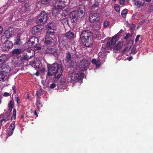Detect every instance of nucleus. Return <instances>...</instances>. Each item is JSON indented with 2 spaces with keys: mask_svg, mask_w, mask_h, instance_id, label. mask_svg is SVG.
I'll return each mask as SVG.
<instances>
[{
  "mask_svg": "<svg viewBox=\"0 0 153 153\" xmlns=\"http://www.w3.org/2000/svg\"><path fill=\"white\" fill-rule=\"evenodd\" d=\"M39 40L37 37L33 36L26 42V45L30 48L35 47L38 43Z\"/></svg>",
  "mask_w": 153,
  "mask_h": 153,
  "instance_id": "423d86ee",
  "label": "nucleus"
},
{
  "mask_svg": "<svg viewBox=\"0 0 153 153\" xmlns=\"http://www.w3.org/2000/svg\"><path fill=\"white\" fill-rule=\"evenodd\" d=\"M36 62L35 61H30V64L31 65L32 67H33L34 68H35V64H36Z\"/></svg>",
  "mask_w": 153,
  "mask_h": 153,
  "instance_id": "de8ad7c7",
  "label": "nucleus"
},
{
  "mask_svg": "<svg viewBox=\"0 0 153 153\" xmlns=\"http://www.w3.org/2000/svg\"><path fill=\"white\" fill-rule=\"evenodd\" d=\"M120 3V4L122 5H125V0H119Z\"/></svg>",
  "mask_w": 153,
  "mask_h": 153,
  "instance_id": "6e6d98bb",
  "label": "nucleus"
},
{
  "mask_svg": "<svg viewBox=\"0 0 153 153\" xmlns=\"http://www.w3.org/2000/svg\"><path fill=\"white\" fill-rule=\"evenodd\" d=\"M41 49V47L40 46H35L34 49L35 51L40 50Z\"/></svg>",
  "mask_w": 153,
  "mask_h": 153,
  "instance_id": "603ef678",
  "label": "nucleus"
},
{
  "mask_svg": "<svg viewBox=\"0 0 153 153\" xmlns=\"http://www.w3.org/2000/svg\"><path fill=\"white\" fill-rule=\"evenodd\" d=\"M56 87V84L55 83H53L50 85V88L51 89H53Z\"/></svg>",
  "mask_w": 153,
  "mask_h": 153,
  "instance_id": "864d4df0",
  "label": "nucleus"
},
{
  "mask_svg": "<svg viewBox=\"0 0 153 153\" xmlns=\"http://www.w3.org/2000/svg\"><path fill=\"white\" fill-rule=\"evenodd\" d=\"M58 12L57 9H56L55 8L54 10H53L52 11V14L54 16H56L58 13Z\"/></svg>",
  "mask_w": 153,
  "mask_h": 153,
  "instance_id": "58836bf2",
  "label": "nucleus"
},
{
  "mask_svg": "<svg viewBox=\"0 0 153 153\" xmlns=\"http://www.w3.org/2000/svg\"><path fill=\"white\" fill-rule=\"evenodd\" d=\"M47 31H46V34L47 35V36L50 35L52 36H54V32L53 30V31H51L50 30V29H47Z\"/></svg>",
  "mask_w": 153,
  "mask_h": 153,
  "instance_id": "f704fd0d",
  "label": "nucleus"
},
{
  "mask_svg": "<svg viewBox=\"0 0 153 153\" xmlns=\"http://www.w3.org/2000/svg\"><path fill=\"white\" fill-rule=\"evenodd\" d=\"M22 53V50L20 48L14 49L12 51V54L14 55L21 54Z\"/></svg>",
  "mask_w": 153,
  "mask_h": 153,
  "instance_id": "5701e85b",
  "label": "nucleus"
},
{
  "mask_svg": "<svg viewBox=\"0 0 153 153\" xmlns=\"http://www.w3.org/2000/svg\"><path fill=\"white\" fill-rule=\"evenodd\" d=\"M13 43L11 41L6 40L1 45V48L3 51L7 52L13 48Z\"/></svg>",
  "mask_w": 153,
  "mask_h": 153,
  "instance_id": "39448f33",
  "label": "nucleus"
},
{
  "mask_svg": "<svg viewBox=\"0 0 153 153\" xmlns=\"http://www.w3.org/2000/svg\"><path fill=\"white\" fill-rule=\"evenodd\" d=\"M130 36V34L129 33L126 34V35L124 37V39H126L129 38Z\"/></svg>",
  "mask_w": 153,
  "mask_h": 153,
  "instance_id": "13d9d810",
  "label": "nucleus"
},
{
  "mask_svg": "<svg viewBox=\"0 0 153 153\" xmlns=\"http://www.w3.org/2000/svg\"><path fill=\"white\" fill-rule=\"evenodd\" d=\"M16 102L17 104L19 105L21 103V101L20 99L19 98V97H17L16 98Z\"/></svg>",
  "mask_w": 153,
  "mask_h": 153,
  "instance_id": "3c124183",
  "label": "nucleus"
},
{
  "mask_svg": "<svg viewBox=\"0 0 153 153\" xmlns=\"http://www.w3.org/2000/svg\"><path fill=\"white\" fill-rule=\"evenodd\" d=\"M84 74L81 73L73 72L66 76V80L68 82L74 83L77 82H81L84 77Z\"/></svg>",
  "mask_w": 153,
  "mask_h": 153,
  "instance_id": "f03ea898",
  "label": "nucleus"
},
{
  "mask_svg": "<svg viewBox=\"0 0 153 153\" xmlns=\"http://www.w3.org/2000/svg\"><path fill=\"white\" fill-rule=\"evenodd\" d=\"M3 121H4L5 122L6 121H5V118L4 117L3 118V119L1 120V122L2 123L3 122Z\"/></svg>",
  "mask_w": 153,
  "mask_h": 153,
  "instance_id": "774afa93",
  "label": "nucleus"
},
{
  "mask_svg": "<svg viewBox=\"0 0 153 153\" xmlns=\"http://www.w3.org/2000/svg\"><path fill=\"white\" fill-rule=\"evenodd\" d=\"M9 74L6 72L0 71V81L4 82L8 79Z\"/></svg>",
  "mask_w": 153,
  "mask_h": 153,
  "instance_id": "f8f14e48",
  "label": "nucleus"
},
{
  "mask_svg": "<svg viewBox=\"0 0 153 153\" xmlns=\"http://www.w3.org/2000/svg\"><path fill=\"white\" fill-rule=\"evenodd\" d=\"M101 62H100V60H98L96 61V63L95 64L97 68L99 67L101 65Z\"/></svg>",
  "mask_w": 153,
  "mask_h": 153,
  "instance_id": "37998d69",
  "label": "nucleus"
},
{
  "mask_svg": "<svg viewBox=\"0 0 153 153\" xmlns=\"http://www.w3.org/2000/svg\"><path fill=\"white\" fill-rule=\"evenodd\" d=\"M13 31V29L11 27L9 28L7 30H6L4 33V35L7 39L12 37Z\"/></svg>",
  "mask_w": 153,
  "mask_h": 153,
  "instance_id": "f3484780",
  "label": "nucleus"
},
{
  "mask_svg": "<svg viewBox=\"0 0 153 153\" xmlns=\"http://www.w3.org/2000/svg\"><path fill=\"white\" fill-rule=\"evenodd\" d=\"M141 36L140 35H137L135 41L136 42H137L139 39L140 37Z\"/></svg>",
  "mask_w": 153,
  "mask_h": 153,
  "instance_id": "4d7b16f0",
  "label": "nucleus"
},
{
  "mask_svg": "<svg viewBox=\"0 0 153 153\" xmlns=\"http://www.w3.org/2000/svg\"><path fill=\"white\" fill-rule=\"evenodd\" d=\"M14 106V103L13 99L10 100L9 103L8 104V107L13 108Z\"/></svg>",
  "mask_w": 153,
  "mask_h": 153,
  "instance_id": "72a5a7b5",
  "label": "nucleus"
},
{
  "mask_svg": "<svg viewBox=\"0 0 153 153\" xmlns=\"http://www.w3.org/2000/svg\"><path fill=\"white\" fill-rule=\"evenodd\" d=\"M109 24V22L108 21H105L104 22L103 26L105 27H106Z\"/></svg>",
  "mask_w": 153,
  "mask_h": 153,
  "instance_id": "a18cd8bd",
  "label": "nucleus"
},
{
  "mask_svg": "<svg viewBox=\"0 0 153 153\" xmlns=\"http://www.w3.org/2000/svg\"><path fill=\"white\" fill-rule=\"evenodd\" d=\"M100 19V14L98 13H92L89 16V20L91 23L99 22Z\"/></svg>",
  "mask_w": 153,
  "mask_h": 153,
  "instance_id": "0eeeda50",
  "label": "nucleus"
},
{
  "mask_svg": "<svg viewBox=\"0 0 153 153\" xmlns=\"http://www.w3.org/2000/svg\"><path fill=\"white\" fill-rule=\"evenodd\" d=\"M13 17V14L12 13V14H10V17H9V20H11Z\"/></svg>",
  "mask_w": 153,
  "mask_h": 153,
  "instance_id": "e2e57ef3",
  "label": "nucleus"
},
{
  "mask_svg": "<svg viewBox=\"0 0 153 153\" xmlns=\"http://www.w3.org/2000/svg\"><path fill=\"white\" fill-rule=\"evenodd\" d=\"M57 51V49L55 48L48 47L46 49L45 52L46 54L54 55Z\"/></svg>",
  "mask_w": 153,
  "mask_h": 153,
  "instance_id": "a211bd4d",
  "label": "nucleus"
},
{
  "mask_svg": "<svg viewBox=\"0 0 153 153\" xmlns=\"http://www.w3.org/2000/svg\"><path fill=\"white\" fill-rule=\"evenodd\" d=\"M123 45V41H120L113 46V51L117 53L118 51L122 47Z\"/></svg>",
  "mask_w": 153,
  "mask_h": 153,
  "instance_id": "ddd939ff",
  "label": "nucleus"
},
{
  "mask_svg": "<svg viewBox=\"0 0 153 153\" xmlns=\"http://www.w3.org/2000/svg\"><path fill=\"white\" fill-rule=\"evenodd\" d=\"M3 30V27L2 26H0V34L2 33Z\"/></svg>",
  "mask_w": 153,
  "mask_h": 153,
  "instance_id": "69168bd1",
  "label": "nucleus"
},
{
  "mask_svg": "<svg viewBox=\"0 0 153 153\" xmlns=\"http://www.w3.org/2000/svg\"><path fill=\"white\" fill-rule=\"evenodd\" d=\"M149 9L151 11L153 10V6L152 5H150L149 7Z\"/></svg>",
  "mask_w": 153,
  "mask_h": 153,
  "instance_id": "680f3d73",
  "label": "nucleus"
},
{
  "mask_svg": "<svg viewBox=\"0 0 153 153\" xmlns=\"http://www.w3.org/2000/svg\"><path fill=\"white\" fill-rule=\"evenodd\" d=\"M56 26V24L53 22H51L48 24L47 26V29L52 30H55Z\"/></svg>",
  "mask_w": 153,
  "mask_h": 153,
  "instance_id": "412c9836",
  "label": "nucleus"
},
{
  "mask_svg": "<svg viewBox=\"0 0 153 153\" xmlns=\"http://www.w3.org/2000/svg\"><path fill=\"white\" fill-rule=\"evenodd\" d=\"M115 10L117 12H120V8L118 5L116 4L114 6Z\"/></svg>",
  "mask_w": 153,
  "mask_h": 153,
  "instance_id": "c03bdc74",
  "label": "nucleus"
},
{
  "mask_svg": "<svg viewBox=\"0 0 153 153\" xmlns=\"http://www.w3.org/2000/svg\"><path fill=\"white\" fill-rule=\"evenodd\" d=\"M18 61L17 60V65L18 66L22 65L24 64V60H25L23 57L19 56L18 58Z\"/></svg>",
  "mask_w": 153,
  "mask_h": 153,
  "instance_id": "b1692460",
  "label": "nucleus"
},
{
  "mask_svg": "<svg viewBox=\"0 0 153 153\" xmlns=\"http://www.w3.org/2000/svg\"><path fill=\"white\" fill-rule=\"evenodd\" d=\"M77 11H74L71 13V16L70 18L72 23H76L78 19L80 17Z\"/></svg>",
  "mask_w": 153,
  "mask_h": 153,
  "instance_id": "1a4fd4ad",
  "label": "nucleus"
},
{
  "mask_svg": "<svg viewBox=\"0 0 153 153\" xmlns=\"http://www.w3.org/2000/svg\"><path fill=\"white\" fill-rule=\"evenodd\" d=\"M97 27L99 29L101 28V25L100 24V23H99V24H98V25Z\"/></svg>",
  "mask_w": 153,
  "mask_h": 153,
  "instance_id": "338daca9",
  "label": "nucleus"
},
{
  "mask_svg": "<svg viewBox=\"0 0 153 153\" xmlns=\"http://www.w3.org/2000/svg\"><path fill=\"white\" fill-rule=\"evenodd\" d=\"M131 48V46H128L126 47L123 50L122 53H124L125 52L128 51Z\"/></svg>",
  "mask_w": 153,
  "mask_h": 153,
  "instance_id": "79ce46f5",
  "label": "nucleus"
},
{
  "mask_svg": "<svg viewBox=\"0 0 153 153\" xmlns=\"http://www.w3.org/2000/svg\"><path fill=\"white\" fill-rule=\"evenodd\" d=\"M48 72L47 76H51L54 75V77L58 79L61 77L63 70L61 65L54 63L52 65L48 64L47 65Z\"/></svg>",
  "mask_w": 153,
  "mask_h": 153,
  "instance_id": "f257e3e1",
  "label": "nucleus"
},
{
  "mask_svg": "<svg viewBox=\"0 0 153 153\" xmlns=\"http://www.w3.org/2000/svg\"><path fill=\"white\" fill-rule=\"evenodd\" d=\"M65 1L61 0H55L53 5L56 9H62L65 7Z\"/></svg>",
  "mask_w": 153,
  "mask_h": 153,
  "instance_id": "6e6552de",
  "label": "nucleus"
},
{
  "mask_svg": "<svg viewBox=\"0 0 153 153\" xmlns=\"http://www.w3.org/2000/svg\"><path fill=\"white\" fill-rule=\"evenodd\" d=\"M85 37H88V43L93 42V33L90 30H84L82 31L80 36V40L85 41Z\"/></svg>",
  "mask_w": 153,
  "mask_h": 153,
  "instance_id": "7ed1b4c3",
  "label": "nucleus"
},
{
  "mask_svg": "<svg viewBox=\"0 0 153 153\" xmlns=\"http://www.w3.org/2000/svg\"><path fill=\"white\" fill-rule=\"evenodd\" d=\"M21 37L18 34L17 37L15 39V41L14 42V45H21V42L20 40Z\"/></svg>",
  "mask_w": 153,
  "mask_h": 153,
  "instance_id": "a878e982",
  "label": "nucleus"
},
{
  "mask_svg": "<svg viewBox=\"0 0 153 153\" xmlns=\"http://www.w3.org/2000/svg\"><path fill=\"white\" fill-rule=\"evenodd\" d=\"M77 12H78V14H79V16L80 17V16H82L83 14V11L82 10H80V11L77 10Z\"/></svg>",
  "mask_w": 153,
  "mask_h": 153,
  "instance_id": "09e8293b",
  "label": "nucleus"
},
{
  "mask_svg": "<svg viewBox=\"0 0 153 153\" xmlns=\"http://www.w3.org/2000/svg\"><path fill=\"white\" fill-rule=\"evenodd\" d=\"M48 18L46 13L45 11H42L37 16L36 21L40 23V25H43L47 22Z\"/></svg>",
  "mask_w": 153,
  "mask_h": 153,
  "instance_id": "20e7f679",
  "label": "nucleus"
},
{
  "mask_svg": "<svg viewBox=\"0 0 153 153\" xmlns=\"http://www.w3.org/2000/svg\"><path fill=\"white\" fill-rule=\"evenodd\" d=\"M42 31V28L40 26H34L32 29V32L35 35H38Z\"/></svg>",
  "mask_w": 153,
  "mask_h": 153,
  "instance_id": "9b49d317",
  "label": "nucleus"
},
{
  "mask_svg": "<svg viewBox=\"0 0 153 153\" xmlns=\"http://www.w3.org/2000/svg\"><path fill=\"white\" fill-rule=\"evenodd\" d=\"M4 118H5V121H7L10 118V116L9 114H7L4 117Z\"/></svg>",
  "mask_w": 153,
  "mask_h": 153,
  "instance_id": "8fccbe9b",
  "label": "nucleus"
},
{
  "mask_svg": "<svg viewBox=\"0 0 153 153\" xmlns=\"http://www.w3.org/2000/svg\"><path fill=\"white\" fill-rule=\"evenodd\" d=\"M35 68H40L41 67L42 64L39 61L36 62Z\"/></svg>",
  "mask_w": 153,
  "mask_h": 153,
  "instance_id": "e433bc0d",
  "label": "nucleus"
},
{
  "mask_svg": "<svg viewBox=\"0 0 153 153\" xmlns=\"http://www.w3.org/2000/svg\"><path fill=\"white\" fill-rule=\"evenodd\" d=\"M71 58L72 55L71 54V53L69 51H68V52L66 53L65 59V62L67 63L71 59Z\"/></svg>",
  "mask_w": 153,
  "mask_h": 153,
  "instance_id": "393cba45",
  "label": "nucleus"
},
{
  "mask_svg": "<svg viewBox=\"0 0 153 153\" xmlns=\"http://www.w3.org/2000/svg\"><path fill=\"white\" fill-rule=\"evenodd\" d=\"M16 109L15 108H14L13 110V115H12L11 119V120L14 119L15 120L16 119Z\"/></svg>",
  "mask_w": 153,
  "mask_h": 153,
  "instance_id": "c9c22d12",
  "label": "nucleus"
},
{
  "mask_svg": "<svg viewBox=\"0 0 153 153\" xmlns=\"http://www.w3.org/2000/svg\"><path fill=\"white\" fill-rule=\"evenodd\" d=\"M88 37H85L84 40L85 41H82V40H80L83 44V45L86 47H90L92 46L93 45V42H91L88 43V40H87Z\"/></svg>",
  "mask_w": 153,
  "mask_h": 153,
  "instance_id": "6ab92c4d",
  "label": "nucleus"
},
{
  "mask_svg": "<svg viewBox=\"0 0 153 153\" xmlns=\"http://www.w3.org/2000/svg\"><path fill=\"white\" fill-rule=\"evenodd\" d=\"M89 65L88 62L85 59L83 58L80 60V65L82 68L86 69L88 67Z\"/></svg>",
  "mask_w": 153,
  "mask_h": 153,
  "instance_id": "dca6fc26",
  "label": "nucleus"
},
{
  "mask_svg": "<svg viewBox=\"0 0 153 153\" xmlns=\"http://www.w3.org/2000/svg\"><path fill=\"white\" fill-rule=\"evenodd\" d=\"M65 36L68 38L71 39L74 37V34L73 32L69 31L65 33Z\"/></svg>",
  "mask_w": 153,
  "mask_h": 153,
  "instance_id": "bb28decb",
  "label": "nucleus"
},
{
  "mask_svg": "<svg viewBox=\"0 0 153 153\" xmlns=\"http://www.w3.org/2000/svg\"><path fill=\"white\" fill-rule=\"evenodd\" d=\"M52 0H42L41 2L42 4H46L51 3Z\"/></svg>",
  "mask_w": 153,
  "mask_h": 153,
  "instance_id": "a19ab883",
  "label": "nucleus"
},
{
  "mask_svg": "<svg viewBox=\"0 0 153 153\" xmlns=\"http://www.w3.org/2000/svg\"><path fill=\"white\" fill-rule=\"evenodd\" d=\"M128 13V10L126 9H124L121 12V15L123 18H125Z\"/></svg>",
  "mask_w": 153,
  "mask_h": 153,
  "instance_id": "473e14b6",
  "label": "nucleus"
},
{
  "mask_svg": "<svg viewBox=\"0 0 153 153\" xmlns=\"http://www.w3.org/2000/svg\"><path fill=\"white\" fill-rule=\"evenodd\" d=\"M135 26H136L135 24L132 23L130 27V30H134Z\"/></svg>",
  "mask_w": 153,
  "mask_h": 153,
  "instance_id": "49530a36",
  "label": "nucleus"
},
{
  "mask_svg": "<svg viewBox=\"0 0 153 153\" xmlns=\"http://www.w3.org/2000/svg\"><path fill=\"white\" fill-rule=\"evenodd\" d=\"M97 60L95 59H92L91 60V62L93 64H95L96 63Z\"/></svg>",
  "mask_w": 153,
  "mask_h": 153,
  "instance_id": "bf43d9fd",
  "label": "nucleus"
},
{
  "mask_svg": "<svg viewBox=\"0 0 153 153\" xmlns=\"http://www.w3.org/2000/svg\"><path fill=\"white\" fill-rule=\"evenodd\" d=\"M100 5V3L98 1L95 0L94 4L92 5V8L95 9L98 7Z\"/></svg>",
  "mask_w": 153,
  "mask_h": 153,
  "instance_id": "c756f323",
  "label": "nucleus"
},
{
  "mask_svg": "<svg viewBox=\"0 0 153 153\" xmlns=\"http://www.w3.org/2000/svg\"><path fill=\"white\" fill-rule=\"evenodd\" d=\"M34 114L36 116V117H38V115L36 110H35L34 112Z\"/></svg>",
  "mask_w": 153,
  "mask_h": 153,
  "instance_id": "0e129e2a",
  "label": "nucleus"
},
{
  "mask_svg": "<svg viewBox=\"0 0 153 153\" xmlns=\"http://www.w3.org/2000/svg\"><path fill=\"white\" fill-rule=\"evenodd\" d=\"M32 51V50H28V53H27V57H26V58L27 59V60L30 59L32 57H33V53H31V51Z\"/></svg>",
  "mask_w": 153,
  "mask_h": 153,
  "instance_id": "2f4dec72",
  "label": "nucleus"
},
{
  "mask_svg": "<svg viewBox=\"0 0 153 153\" xmlns=\"http://www.w3.org/2000/svg\"><path fill=\"white\" fill-rule=\"evenodd\" d=\"M25 9L26 12H28L30 10V5L28 3H25L24 4Z\"/></svg>",
  "mask_w": 153,
  "mask_h": 153,
  "instance_id": "c85d7f7f",
  "label": "nucleus"
},
{
  "mask_svg": "<svg viewBox=\"0 0 153 153\" xmlns=\"http://www.w3.org/2000/svg\"><path fill=\"white\" fill-rule=\"evenodd\" d=\"M36 105L39 109V107H42V104L40 100L36 101Z\"/></svg>",
  "mask_w": 153,
  "mask_h": 153,
  "instance_id": "4c0bfd02",
  "label": "nucleus"
},
{
  "mask_svg": "<svg viewBox=\"0 0 153 153\" xmlns=\"http://www.w3.org/2000/svg\"><path fill=\"white\" fill-rule=\"evenodd\" d=\"M41 92L40 91H36V95L37 97L40 96L41 95Z\"/></svg>",
  "mask_w": 153,
  "mask_h": 153,
  "instance_id": "052dcab7",
  "label": "nucleus"
},
{
  "mask_svg": "<svg viewBox=\"0 0 153 153\" xmlns=\"http://www.w3.org/2000/svg\"><path fill=\"white\" fill-rule=\"evenodd\" d=\"M118 40V37L117 36H113L112 38L108 39L107 44V47H110L111 45H114Z\"/></svg>",
  "mask_w": 153,
  "mask_h": 153,
  "instance_id": "9d476101",
  "label": "nucleus"
},
{
  "mask_svg": "<svg viewBox=\"0 0 153 153\" xmlns=\"http://www.w3.org/2000/svg\"><path fill=\"white\" fill-rule=\"evenodd\" d=\"M76 63L74 62L73 60L71 61L70 62V66L73 68L75 67L76 66Z\"/></svg>",
  "mask_w": 153,
  "mask_h": 153,
  "instance_id": "ea45409f",
  "label": "nucleus"
},
{
  "mask_svg": "<svg viewBox=\"0 0 153 153\" xmlns=\"http://www.w3.org/2000/svg\"><path fill=\"white\" fill-rule=\"evenodd\" d=\"M22 55H23V58H24V59H25V60H27V59L26 57H27V53H28V50H24L23 51H22Z\"/></svg>",
  "mask_w": 153,
  "mask_h": 153,
  "instance_id": "cd10ccee",
  "label": "nucleus"
},
{
  "mask_svg": "<svg viewBox=\"0 0 153 153\" xmlns=\"http://www.w3.org/2000/svg\"><path fill=\"white\" fill-rule=\"evenodd\" d=\"M0 70H1V71L6 72L7 73L9 74L11 70V69L9 65L5 64L2 65L0 67Z\"/></svg>",
  "mask_w": 153,
  "mask_h": 153,
  "instance_id": "2eb2a0df",
  "label": "nucleus"
},
{
  "mask_svg": "<svg viewBox=\"0 0 153 153\" xmlns=\"http://www.w3.org/2000/svg\"><path fill=\"white\" fill-rule=\"evenodd\" d=\"M7 60V54H2L0 56V65L6 62Z\"/></svg>",
  "mask_w": 153,
  "mask_h": 153,
  "instance_id": "aec40b11",
  "label": "nucleus"
},
{
  "mask_svg": "<svg viewBox=\"0 0 153 153\" xmlns=\"http://www.w3.org/2000/svg\"><path fill=\"white\" fill-rule=\"evenodd\" d=\"M15 121L12 122L11 123L10 126L7 130V134L8 136H10L13 134L14 130L15 128Z\"/></svg>",
  "mask_w": 153,
  "mask_h": 153,
  "instance_id": "4468645a",
  "label": "nucleus"
},
{
  "mask_svg": "<svg viewBox=\"0 0 153 153\" xmlns=\"http://www.w3.org/2000/svg\"><path fill=\"white\" fill-rule=\"evenodd\" d=\"M53 38L52 37L46 36L45 37V43L46 44H51L53 43Z\"/></svg>",
  "mask_w": 153,
  "mask_h": 153,
  "instance_id": "4be33fe9",
  "label": "nucleus"
},
{
  "mask_svg": "<svg viewBox=\"0 0 153 153\" xmlns=\"http://www.w3.org/2000/svg\"><path fill=\"white\" fill-rule=\"evenodd\" d=\"M3 96L4 97H7L9 96H10V95L9 93L8 92H5L4 93Z\"/></svg>",
  "mask_w": 153,
  "mask_h": 153,
  "instance_id": "5fc2aeb1",
  "label": "nucleus"
},
{
  "mask_svg": "<svg viewBox=\"0 0 153 153\" xmlns=\"http://www.w3.org/2000/svg\"><path fill=\"white\" fill-rule=\"evenodd\" d=\"M137 52V51L136 50V46L134 45L131 50L130 52L131 54L132 55H134L136 54Z\"/></svg>",
  "mask_w": 153,
  "mask_h": 153,
  "instance_id": "7c9ffc66",
  "label": "nucleus"
}]
</instances>
